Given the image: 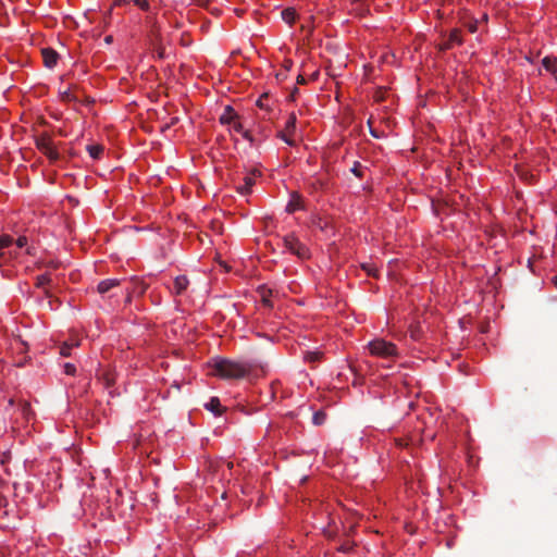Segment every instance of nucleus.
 <instances>
[{"instance_id":"obj_12","label":"nucleus","mask_w":557,"mask_h":557,"mask_svg":"<svg viewBox=\"0 0 557 557\" xmlns=\"http://www.w3.org/2000/svg\"><path fill=\"white\" fill-rule=\"evenodd\" d=\"M119 280L116 278H108V280H103L101 281L99 284H98V287H97V290L100 293V294H104L107 292H109L111 288H113L114 286H117L119 285Z\"/></svg>"},{"instance_id":"obj_37","label":"nucleus","mask_w":557,"mask_h":557,"mask_svg":"<svg viewBox=\"0 0 557 557\" xmlns=\"http://www.w3.org/2000/svg\"><path fill=\"white\" fill-rule=\"evenodd\" d=\"M267 98V95H263L262 97H260L257 101V106H259L260 108H264V103H263V99Z\"/></svg>"},{"instance_id":"obj_10","label":"nucleus","mask_w":557,"mask_h":557,"mask_svg":"<svg viewBox=\"0 0 557 557\" xmlns=\"http://www.w3.org/2000/svg\"><path fill=\"white\" fill-rule=\"evenodd\" d=\"M205 408L211 411L214 416H221L224 410L218 397H212L207 404H205Z\"/></svg>"},{"instance_id":"obj_20","label":"nucleus","mask_w":557,"mask_h":557,"mask_svg":"<svg viewBox=\"0 0 557 557\" xmlns=\"http://www.w3.org/2000/svg\"><path fill=\"white\" fill-rule=\"evenodd\" d=\"M60 97L63 101H66V102H71V101H76L77 100V97L75 95H73V92L71 91L70 88L67 89H64V90H60Z\"/></svg>"},{"instance_id":"obj_16","label":"nucleus","mask_w":557,"mask_h":557,"mask_svg":"<svg viewBox=\"0 0 557 557\" xmlns=\"http://www.w3.org/2000/svg\"><path fill=\"white\" fill-rule=\"evenodd\" d=\"M78 345H79L78 342L63 343L62 346L60 347V355L63 357H69L71 355V349Z\"/></svg>"},{"instance_id":"obj_31","label":"nucleus","mask_w":557,"mask_h":557,"mask_svg":"<svg viewBox=\"0 0 557 557\" xmlns=\"http://www.w3.org/2000/svg\"><path fill=\"white\" fill-rule=\"evenodd\" d=\"M21 412L24 417H27L30 411V406L28 403H22L20 405Z\"/></svg>"},{"instance_id":"obj_39","label":"nucleus","mask_w":557,"mask_h":557,"mask_svg":"<svg viewBox=\"0 0 557 557\" xmlns=\"http://www.w3.org/2000/svg\"><path fill=\"white\" fill-rule=\"evenodd\" d=\"M242 134L244 138L248 139L249 141H252V137L248 131H244Z\"/></svg>"},{"instance_id":"obj_18","label":"nucleus","mask_w":557,"mask_h":557,"mask_svg":"<svg viewBox=\"0 0 557 557\" xmlns=\"http://www.w3.org/2000/svg\"><path fill=\"white\" fill-rule=\"evenodd\" d=\"M323 354L321 351H306L305 354V360L314 363L321 360Z\"/></svg>"},{"instance_id":"obj_28","label":"nucleus","mask_w":557,"mask_h":557,"mask_svg":"<svg viewBox=\"0 0 557 557\" xmlns=\"http://www.w3.org/2000/svg\"><path fill=\"white\" fill-rule=\"evenodd\" d=\"M135 4L139 7L144 11L149 10V2L148 0H134Z\"/></svg>"},{"instance_id":"obj_27","label":"nucleus","mask_w":557,"mask_h":557,"mask_svg":"<svg viewBox=\"0 0 557 557\" xmlns=\"http://www.w3.org/2000/svg\"><path fill=\"white\" fill-rule=\"evenodd\" d=\"M420 326L419 325H410V336L413 339H419L420 337Z\"/></svg>"},{"instance_id":"obj_49","label":"nucleus","mask_w":557,"mask_h":557,"mask_svg":"<svg viewBox=\"0 0 557 557\" xmlns=\"http://www.w3.org/2000/svg\"><path fill=\"white\" fill-rule=\"evenodd\" d=\"M146 290V285L141 286L140 293H144Z\"/></svg>"},{"instance_id":"obj_22","label":"nucleus","mask_w":557,"mask_h":557,"mask_svg":"<svg viewBox=\"0 0 557 557\" xmlns=\"http://www.w3.org/2000/svg\"><path fill=\"white\" fill-rule=\"evenodd\" d=\"M13 243V238L10 235H1L0 236V250L9 247Z\"/></svg>"},{"instance_id":"obj_45","label":"nucleus","mask_w":557,"mask_h":557,"mask_svg":"<svg viewBox=\"0 0 557 557\" xmlns=\"http://www.w3.org/2000/svg\"><path fill=\"white\" fill-rule=\"evenodd\" d=\"M26 252H27L28 255H34V251H33V248H32V247H27Z\"/></svg>"},{"instance_id":"obj_19","label":"nucleus","mask_w":557,"mask_h":557,"mask_svg":"<svg viewBox=\"0 0 557 557\" xmlns=\"http://www.w3.org/2000/svg\"><path fill=\"white\" fill-rule=\"evenodd\" d=\"M295 17H296V12H295L294 9L288 8V9H285V10L282 11V18L286 23H288V24L294 23Z\"/></svg>"},{"instance_id":"obj_8","label":"nucleus","mask_w":557,"mask_h":557,"mask_svg":"<svg viewBox=\"0 0 557 557\" xmlns=\"http://www.w3.org/2000/svg\"><path fill=\"white\" fill-rule=\"evenodd\" d=\"M44 63L47 67L52 69L55 66L58 61V53L51 48H45L41 50Z\"/></svg>"},{"instance_id":"obj_46","label":"nucleus","mask_w":557,"mask_h":557,"mask_svg":"<svg viewBox=\"0 0 557 557\" xmlns=\"http://www.w3.org/2000/svg\"><path fill=\"white\" fill-rule=\"evenodd\" d=\"M45 295H46V297H51L50 290L49 289H45Z\"/></svg>"},{"instance_id":"obj_36","label":"nucleus","mask_w":557,"mask_h":557,"mask_svg":"<svg viewBox=\"0 0 557 557\" xmlns=\"http://www.w3.org/2000/svg\"><path fill=\"white\" fill-rule=\"evenodd\" d=\"M199 7H207L210 3V0H196Z\"/></svg>"},{"instance_id":"obj_4","label":"nucleus","mask_w":557,"mask_h":557,"mask_svg":"<svg viewBox=\"0 0 557 557\" xmlns=\"http://www.w3.org/2000/svg\"><path fill=\"white\" fill-rule=\"evenodd\" d=\"M284 246L288 251L301 259L309 257V249L307 246L300 243L294 235H287L284 237Z\"/></svg>"},{"instance_id":"obj_50","label":"nucleus","mask_w":557,"mask_h":557,"mask_svg":"<svg viewBox=\"0 0 557 557\" xmlns=\"http://www.w3.org/2000/svg\"><path fill=\"white\" fill-rule=\"evenodd\" d=\"M13 403H14V401H13V399H10V400H9V405H10V406H12V405H13Z\"/></svg>"},{"instance_id":"obj_35","label":"nucleus","mask_w":557,"mask_h":557,"mask_svg":"<svg viewBox=\"0 0 557 557\" xmlns=\"http://www.w3.org/2000/svg\"><path fill=\"white\" fill-rule=\"evenodd\" d=\"M368 2V0H352V3L358 5V8L360 7V9L362 8L363 4H366Z\"/></svg>"},{"instance_id":"obj_48","label":"nucleus","mask_w":557,"mask_h":557,"mask_svg":"<svg viewBox=\"0 0 557 557\" xmlns=\"http://www.w3.org/2000/svg\"><path fill=\"white\" fill-rule=\"evenodd\" d=\"M104 40H106L107 42H111L112 37H111V36H108V37H106V39H104Z\"/></svg>"},{"instance_id":"obj_1","label":"nucleus","mask_w":557,"mask_h":557,"mask_svg":"<svg viewBox=\"0 0 557 557\" xmlns=\"http://www.w3.org/2000/svg\"><path fill=\"white\" fill-rule=\"evenodd\" d=\"M255 369L253 362L220 359L215 361L212 374L224 380H237L250 375Z\"/></svg>"},{"instance_id":"obj_14","label":"nucleus","mask_w":557,"mask_h":557,"mask_svg":"<svg viewBox=\"0 0 557 557\" xmlns=\"http://www.w3.org/2000/svg\"><path fill=\"white\" fill-rule=\"evenodd\" d=\"M89 156L92 159H100L103 153L104 147L100 144H90L86 147Z\"/></svg>"},{"instance_id":"obj_5","label":"nucleus","mask_w":557,"mask_h":557,"mask_svg":"<svg viewBox=\"0 0 557 557\" xmlns=\"http://www.w3.org/2000/svg\"><path fill=\"white\" fill-rule=\"evenodd\" d=\"M463 39L461 36V30L458 28H454L448 35L442 36V41L437 44V48L440 51H447L453 49L455 46L462 45Z\"/></svg>"},{"instance_id":"obj_7","label":"nucleus","mask_w":557,"mask_h":557,"mask_svg":"<svg viewBox=\"0 0 557 557\" xmlns=\"http://www.w3.org/2000/svg\"><path fill=\"white\" fill-rule=\"evenodd\" d=\"M301 209H304L302 198L297 193H293L290 195V199L287 202V206L285 208L286 212L294 213V212H296L298 210H301Z\"/></svg>"},{"instance_id":"obj_24","label":"nucleus","mask_w":557,"mask_h":557,"mask_svg":"<svg viewBox=\"0 0 557 557\" xmlns=\"http://www.w3.org/2000/svg\"><path fill=\"white\" fill-rule=\"evenodd\" d=\"M357 177L363 176V166L360 162H355L350 170Z\"/></svg>"},{"instance_id":"obj_33","label":"nucleus","mask_w":557,"mask_h":557,"mask_svg":"<svg viewBox=\"0 0 557 557\" xmlns=\"http://www.w3.org/2000/svg\"><path fill=\"white\" fill-rule=\"evenodd\" d=\"M27 245V237L25 236H20L17 239H16V246L18 248H23Z\"/></svg>"},{"instance_id":"obj_23","label":"nucleus","mask_w":557,"mask_h":557,"mask_svg":"<svg viewBox=\"0 0 557 557\" xmlns=\"http://www.w3.org/2000/svg\"><path fill=\"white\" fill-rule=\"evenodd\" d=\"M361 267L367 272L368 275L374 276V277L377 276V269L373 264L363 263Z\"/></svg>"},{"instance_id":"obj_34","label":"nucleus","mask_w":557,"mask_h":557,"mask_svg":"<svg viewBox=\"0 0 557 557\" xmlns=\"http://www.w3.org/2000/svg\"><path fill=\"white\" fill-rule=\"evenodd\" d=\"M293 64H294V63H293V61H292V60L286 59V60H284V62H283V67H284V70H285L286 72H288V71H290V70H292Z\"/></svg>"},{"instance_id":"obj_25","label":"nucleus","mask_w":557,"mask_h":557,"mask_svg":"<svg viewBox=\"0 0 557 557\" xmlns=\"http://www.w3.org/2000/svg\"><path fill=\"white\" fill-rule=\"evenodd\" d=\"M271 295H272V290L271 289L263 290L262 294H261L262 302L267 307H272V304H271V300H270V296Z\"/></svg>"},{"instance_id":"obj_29","label":"nucleus","mask_w":557,"mask_h":557,"mask_svg":"<svg viewBox=\"0 0 557 557\" xmlns=\"http://www.w3.org/2000/svg\"><path fill=\"white\" fill-rule=\"evenodd\" d=\"M465 26L468 28L470 33H475L478 30V21H471L469 23H465Z\"/></svg>"},{"instance_id":"obj_47","label":"nucleus","mask_w":557,"mask_h":557,"mask_svg":"<svg viewBox=\"0 0 557 557\" xmlns=\"http://www.w3.org/2000/svg\"><path fill=\"white\" fill-rule=\"evenodd\" d=\"M122 3H126V0H117L116 4L121 5Z\"/></svg>"},{"instance_id":"obj_2","label":"nucleus","mask_w":557,"mask_h":557,"mask_svg":"<svg viewBox=\"0 0 557 557\" xmlns=\"http://www.w3.org/2000/svg\"><path fill=\"white\" fill-rule=\"evenodd\" d=\"M369 349L371 355L386 360H392L398 356L396 345L382 338H376L370 342Z\"/></svg>"},{"instance_id":"obj_15","label":"nucleus","mask_w":557,"mask_h":557,"mask_svg":"<svg viewBox=\"0 0 557 557\" xmlns=\"http://www.w3.org/2000/svg\"><path fill=\"white\" fill-rule=\"evenodd\" d=\"M296 122H297L296 114L295 113H290L288 115V119L286 121L285 128H284V131L288 134V136H293L294 135L295 129H296Z\"/></svg>"},{"instance_id":"obj_13","label":"nucleus","mask_w":557,"mask_h":557,"mask_svg":"<svg viewBox=\"0 0 557 557\" xmlns=\"http://www.w3.org/2000/svg\"><path fill=\"white\" fill-rule=\"evenodd\" d=\"M542 65L547 72L555 74L557 72V58L545 57L542 60Z\"/></svg>"},{"instance_id":"obj_44","label":"nucleus","mask_w":557,"mask_h":557,"mask_svg":"<svg viewBox=\"0 0 557 557\" xmlns=\"http://www.w3.org/2000/svg\"><path fill=\"white\" fill-rule=\"evenodd\" d=\"M552 282L554 283V285H555V286H556V288H557V275H554V276L552 277Z\"/></svg>"},{"instance_id":"obj_38","label":"nucleus","mask_w":557,"mask_h":557,"mask_svg":"<svg viewBox=\"0 0 557 557\" xmlns=\"http://www.w3.org/2000/svg\"><path fill=\"white\" fill-rule=\"evenodd\" d=\"M234 129H235L236 132H238V133H243V132H244V131H243V126H242V124H240V123H235V124H234Z\"/></svg>"},{"instance_id":"obj_6","label":"nucleus","mask_w":557,"mask_h":557,"mask_svg":"<svg viewBox=\"0 0 557 557\" xmlns=\"http://www.w3.org/2000/svg\"><path fill=\"white\" fill-rule=\"evenodd\" d=\"M257 175H260V172L258 170H253L250 174L246 175L244 177V184L239 185L237 187V190L242 195H248L251 191L252 186L255 185V177Z\"/></svg>"},{"instance_id":"obj_42","label":"nucleus","mask_w":557,"mask_h":557,"mask_svg":"<svg viewBox=\"0 0 557 557\" xmlns=\"http://www.w3.org/2000/svg\"><path fill=\"white\" fill-rule=\"evenodd\" d=\"M158 55H159V58H161V59L164 57V52H163V50H162V49H158Z\"/></svg>"},{"instance_id":"obj_40","label":"nucleus","mask_w":557,"mask_h":557,"mask_svg":"<svg viewBox=\"0 0 557 557\" xmlns=\"http://www.w3.org/2000/svg\"><path fill=\"white\" fill-rule=\"evenodd\" d=\"M177 122H178V119H177V117H173V119L171 120V122H170L169 124H166V125H165V127H164V128H169V127H171L172 125L176 124Z\"/></svg>"},{"instance_id":"obj_30","label":"nucleus","mask_w":557,"mask_h":557,"mask_svg":"<svg viewBox=\"0 0 557 557\" xmlns=\"http://www.w3.org/2000/svg\"><path fill=\"white\" fill-rule=\"evenodd\" d=\"M64 372L67 374V375H74L75 372H76V368L74 364L72 363H65L64 364Z\"/></svg>"},{"instance_id":"obj_11","label":"nucleus","mask_w":557,"mask_h":557,"mask_svg":"<svg viewBox=\"0 0 557 557\" xmlns=\"http://www.w3.org/2000/svg\"><path fill=\"white\" fill-rule=\"evenodd\" d=\"M237 119V114L231 106L225 107L223 113L220 116L222 124H231Z\"/></svg>"},{"instance_id":"obj_17","label":"nucleus","mask_w":557,"mask_h":557,"mask_svg":"<svg viewBox=\"0 0 557 557\" xmlns=\"http://www.w3.org/2000/svg\"><path fill=\"white\" fill-rule=\"evenodd\" d=\"M325 421H326V413H325V411L318 410V411H315L313 413V416H312V423L314 425H318V426L322 425V424L325 423Z\"/></svg>"},{"instance_id":"obj_41","label":"nucleus","mask_w":557,"mask_h":557,"mask_svg":"<svg viewBox=\"0 0 557 557\" xmlns=\"http://www.w3.org/2000/svg\"><path fill=\"white\" fill-rule=\"evenodd\" d=\"M297 83H298V84H301V85H302V84H306V79H305V77H304L302 75H300V74H299V75L297 76Z\"/></svg>"},{"instance_id":"obj_3","label":"nucleus","mask_w":557,"mask_h":557,"mask_svg":"<svg viewBox=\"0 0 557 557\" xmlns=\"http://www.w3.org/2000/svg\"><path fill=\"white\" fill-rule=\"evenodd\" d=\"M36 147L42 152L50 162H57L60 154L48 133H42L36 137Z\"/></svg>"},{"instance_id":"obj_32","label":"nucleus","mask_w":557,"mask_h":557,"mask_svg":"<svg viewBox=\"0 0 557 557\" xmlns=\"http://www.w3.org/2000/svg\"><path fill=\"white\" fill-rule=\"evenodd\" d=\"M338 550L342 553H350L352 550V545L349 542H346L338 547Z\"/></svg>"},{"instance_id":"obj_26","label":"nucleus","mask_w":557,"mask_h":557,"mask_svg":"<svg viewBox=\"0 0 557 557\" xmlns=\"http://www.w3.org/2000/svg\"><path fill=\"white\" fill-rule=\"evenodd\" d=\"M278 136L281 139H283L287 145L294 146L295 140L292 138V136H288V134L285 131H281L278 133Z\"/></svg>"},{"instance_id":"obj_9","label":"nucleus","mask_w":557,"mask_h":557,"mask_svg":"<svg viewBox=\"0 0 557 557\" xmlns=\"http://www.w3.org/2000/svg\"><path fill=\"white\" fill-rule=\"evenodd\" d=\"M189 284L188 278L185 275L176 276L174 280L173 294L178 296L182 295Z\"/></svg>"},{"instance_id":"obj_21","label":"nucleus","mask_w":557,"mask_h":557,"mask_svg":"<svg viewBox=\"0 0 557 557\" xmlns=\"http://www.w3.org/2000/svg\"><path fill=\"white\" fill-rule=\"evenodd\" d=\"M51 282V277L49 274H42L37 276L36 278V287L41 288L46 285H48Z\"/></svg>"},{"instance_id":"obj_43","label":"nucleus","mask_w":557,"mask_h":557,"mask_svg":"<svg viewBox=\"0 0 557 557\" xmlns=\"http://www.w3.org/2000/svg\"><path fill=\"white\" fill-rule=\"evenodd\" d=\"M58 265H59V263H57V262H50L48 264V267H51V268H54V269L58 268Z\"/></svg>"}]
</instances>
